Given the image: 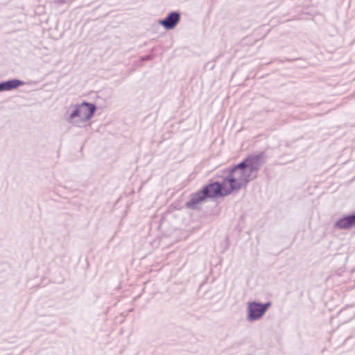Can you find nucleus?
Instances as JSON below:
<instances>
[{
    "label": "nucleus",
    "instance_id": "obj_3",
    "mask_svg": "<svg viewBox=\"0 0 355 355\" xmlns=\"http://www.w3.org/2000/svg\"><path fill=\"white\" fill-rule=\"evenodd\" d=\"M270 306V302L264 304H261L255 302H248L247 319L249 321L259 320L263 316Z\"/></svg>",
    "mask_w": 355,
    "mask_h": 355
},
{
    "label": "nucleus",
    "instance_id": "obj_2",
    "mask_svg": "<svg viewBox=\"0 0 355 355\" xmlns=\"http://www.w3.org/2000/svg\"><path fill=\"white\" fill-rule=\"evenodd\" d=\"M95 111V105L88 103L71 105L66 112L65 119L69 123L80 126L89 121Z\"/></svg>",
    "mask_w": 355,
    "mask_h": 355
},
{
    "label": "nucleus",
    "instance_id": "obj_6",
    "mask_svg": "<svg viewBox=\"0 0 355 355\" xmlns=\"http://www.w3.org/2000/svg\"><path fill=\"white\" fill-rule=\"evenodd\" d=\"M180 21V15L178 12H173L170 13L168 17L160 21V24L164 26L166 29H172Z\"/></svg>",
    "mask_w": 355,
    "mask_h": 355
},
{
    "label": "nucleus",
    "instance_id": "obj_1",
    "mask_svg": "<svg viewBox=\"0 0 355 355\" xmlns=\"http://www.w3.org/2000/svg\"><path fill=\"white\" fill-rule=\"evenodd\" d=\"M261 164V157L259 155L247 158L231 170L222 184L214 182L205 187L202 191L207 198L219 194L225 196L234 191H238L257 178Z\"/></svg>",
    "mask_w": 355,
    "mask_h": 355
},
{
    "label": "nucleus",
    "instance_id": "obj_7",
    "mask_svg": "<svg viewBox=\"0 0 355 355\" xmlns=\"http://www.w3.org/2000/svg\"><path fill=\"white\" fill-rule=\"evenodd\" d=\"M22 84V82L18 80H11L3 83H0V92L10 90L12 89L17 88L18 86Z\"/></svg>",
    "mask_w": 355,
    "mask_h": 355
},
{
    "label": "nucleus",
    "instance_id": "obj_5",
    "mask_svg": "<svg viewBox=\"0 0 355 355\" xmlns=\"http://www.w3.org/2000/svg\"><path fill=\"white\" fill-rule=\"evenodd\" d=\"M355 226V214L338 220L335 227L338 229H350Z\"/></svg>",
    "mask_w": 355,
    "mask_h": 355
},
{
    "label": "nucleus",
    "instance_id": "obj_4",
    "mask_svg": "<svg viewBox=\"0 0 355 355\" xmlns=\"http://www.w3.org/2000/svg\"><path fill=\"white\" fill-rule=\"evenodd\" d=\"M206 198L202 191H200L191 196V200L187 202V206L192 209H198Z\"/></svg>",
    "mask_w": 355,
    "mask_h": 355
}]
</instances>
